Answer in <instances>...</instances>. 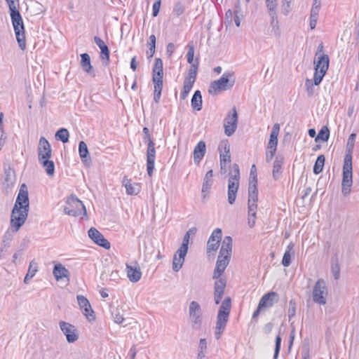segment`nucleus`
Masks as SVG:
<instances>
[{
    "label": "nucleus",
    "instance_id": "39",
    "mask_svg": "<svg viewBox=\"0 0 359 359\" xmlns=\"http://www.w3.org/2000/svg\"><path fill=\"white\" fill-rule=\"evenodd\" d=\"M325 158L324 155L322 154V155H320L318 156V158L315 162L314 166H313L314 174L318 175L323 171L324 164H325Z\"/></svg>",
    "mask_w": 359,
    "mask_h": 359
},
{
    "label": "nucleus",
    "instance_id": "53",
    "mask_svg": "<svg viewBox=\"0 0 359 359\" xmlns=\"http://www.w3.org/2000/svg\"><path fill=\"white\" fill-rule=\"evenodd\" d=\"M194 45L188 44V52L187 54V62L189 64L194 63L195 60H194Z\"/></svg>",
    "mask_w": 359,
    "mask_h": 359
},
{
    "label": "nucleus",
    "instance_id": "62",
    "mask_svg": "<svg viewBox=\"0 0 359 359\" xmlns=\"http://www.w3.org/2000/svg\"><path fill=\"white\" fill-rule=\"evenodd\" d=\"M339 271H340V269H339V266L338 264H336L335 265H332V272L333 276H334L335 280L339 279Z\"/></svg>",
    "mask_w": 359,
    "mask_h": 359
},
{
    "label": "nucleus",
    "instance_id": "42",
    "mask_svg": "<svg viewBox=\"0 0 359 359\" xmlns=\"http://www.w3.org/2000/svg\"><path fill=\"white\" fill-rule=\"evenodd\" d=\"M196 231H197V229L196 227H192V228L189 229V230L187 231L186 232L185 235L184 236L183 240H182V243L180 247L188 250L190 236L196 234Z\"/></svg>",
    "mask_w": 359,
    "mask_h": 359
},
{
    "label": "nucleus",
    "instance_id": "38",
    "mask_svg": "<svg viewBox=\"0 0 359 359\" xmlns=\"http://www.w3.org/2000/svg\"><path fill=\"white\" fill-rule=\"evenodd\" d=\"M257 201H258L257 184H249L248 202L257 203Z\"/></svg>",
    "mask_w": 359,
    "mask_h": 359
},
{
    "label": "nucleus",
    "instance_id": "26",
    "mask_svg": "<svg viewBox=\"0 0 359 359\" xmlns=\"http://www.w3.org/2000/svg\"><path fill=\"white\" fill-rule=\"evenodd\" d=\"M126 272L128 279L133 283H137L142 277V272L140 266H132L126 264Z\"/></svg>",
    "mask_w": 359,
    "mask_h": 359
},
{
    "label": "nucleus",
    "instance_id": "57",
    "mask_svg": "<svg viewBox=\"0 0 359 359\" xmlns=\"http://www.w3.org/2000/svg\"><path fill=\"white\" fill-rule=\"evenodd\" d=\"M292 255L290 252H285L282 259V264L285 267H288L291 264Z\"/></svg>",
    "mask_w": 359,
    "mask_h": 359
},
{
    "label": "nucleus",
    "instance_id": "2",
    "mask_svg": "<svg viewBox=\"0 0 359 359\" xmlns=\"http://www.w3.org/2000/svg\"><path fill=\"white\" fill-rule=\"evenodd\" d=\"M355 137V133L350 135L347 142V151L344 159L341 193L345 196L350 194L351 187L353 184L352 150L354 147Z\"/></svg>",
    "mask_w": 359,
    "mask_h": 359
},
{
    "label": "nucleus",
    "instance_id": "47",
    "mask_svg": "<svg viewBox=\"0 0 359 359\" xmlns=\"http://www.w3.org/2000/svg\"><path fill=\"white\" fill-rule=\"evenodd\" d=\"M257 184V168L255 164H253L250 169L249 184Z\"/></svg>",
    "mask_w": 359,
    "mask_h": 359
},
{
    "label": "nucleus",
    "instance_id": "22",
    "mask_svg": "<svg viewBox=\"0 0 359 359\" xmlns=\"http://www.w3.org/2000/svg\"><path fill=\"white\" fill-rule=\"evenodd\" d=\"M206 153V145L204 141H200L194 149V161L198 165Z\"/></svg>",
    "mask_w": 359,
    "mask_h": 359
},
{
    "label": "nucleus",
    "instance_id": "12",
    "mask_svg": "<svg viewBox=\"0 0 359 359\" xmlns=\"http://www.w3.org/2000/svg\"><path fill=\"white\" fill-rule=\"evenodd\" d=\"M212 278L215 280L214 283V301L215 304H219L224 296V290L226 287V278L222 276Z\"/></svg>",
    "mask_w": 359,
    "mask_h": 359
},
{
    "label": "nucleus",
    "instance_id": "15",
    "mask_svg": "<svg viewBox=\"0 0 359 359\" xmlns=\"http://www.w3.org/2000/svg\"><path fill=\"white\" fill-rule=\"evenodd\" d=\"M219 150L220 151L221 173L223 174L226 172V165L231 162L230 146L225 143L224 145L219 146Z\"/></svg>",
    "mask_w": 359,
    "mask_h": 359
},
{
    "label": "nucleus",
    "instance_id": "14",
    "mask_svg": "<svg viewBox=\"0 0 359 359\" xmlns=\"http://www.w3.org/2000/svg\"><path fill=\"white\" fill-rule=\"evenodd\" d=\"M88 236L97 245L104 248L106 250L110 248V243L104 237V236L95 228L91 227L88 230Z\"/></svg>",
    "mask_w": 359,
    "mask_h": 359
},
{
    "label": "nucleus",
    "instance_id": "58",
    "mask_svg": "<svg viewBox=\"0 0 359 359\" xmlns=\"http://www.w3.org/2000/svg\"><path fill=\"white\" fill-rule=\"evenodd\" d=\"M266 6L269 10V15H272L273 13H276V8L277 6L276 1H266Z\"/></svg>",
    "mask_w": 359,
    "mask_h": 359
},
{
    "label": "nucleus",
    "instance_id": "29",
    "mask_svg": "<svg viewBox=\"0 0 359 359\" xmlns=\"http://www.w3.org/2000/svg\"><path fill=\"white\" fill-rule=\"evenodd\" d=\"M232 241H233L231 236H225L222 241L219 254H222V255L231 257L232 251Z\"/></svg>",
    "mask_w": 359,
    "mask_h": 359
},
{
    "label": "nucleus",
    "instance_id": "16",
    "mask_svg": "<svg viewBox=\"0 0 359 359\" xmlns=\"http://www.w3.org/2000/svg\"><path fill=\"white\" fill-rule=\"evenodd\" d=\"M37 151L39 160L50 158L51 157L52 149L49 142L46 139V137H41L40 138Z\"/></svg>",
    "mask_w": 359,
    "mask_h": 359
},
{
    "label": "nucleus",
    "instance_id": "6",
    "mask_svg": "<svg viewBox=\"0 0 359 359\" xmlns=\"http://www.w3.org/2000/svg\"><path fill=\"white\" fill-rule=\"evenodd\" d=\"M240 169L237 163H233L229 172L228 180V202L232 205L235 203L239 187Z\"/></svg>",
    "mask_w": 359,
    "mask_h": 359
},
{
    "label": "nucleus",
    "instance_id": "7",
    "mask_svg": "<svg viewBox=\"0 0 359 359\" xmlns=\"http://www.w3.org/2000/svg\"><path fill=\"white\" fill-rule=\"evenodd\" d=\"M330 64L329 56L326 54H321L316 57L314 60L315 73H314V85H319L326 74Z\"/></svg>",
    "mask_w": 359,
    "mask_h": 359
},
{
    "label": "nucleus",
    "instance_id": "41",
    "mask_svg": "<svg viewBox=\"0 0 359 359\" xmlns=\"http://www.w3.org/2000/svg\"><path fill=\"white\" fill-rule=\"evenodd\" d=\"M330 137V130L329 128L327 126H323L320 131L318 132V134L317 135L316 137V142H318V140H322L323 142H326L328 140Z\"/></svg>",
    "mask_w": 359,
    "mask_h": 359
},
{
    "label": "nucleus",
    "instance_id": "34",
    "mask_svg": "<svg viewBox=\"0 0 359 359\" xmlns=\"http://www.w3.org/2000/svg\"><path fill=\"white\" fill-rule=\"evenodd\" d=\"M202 95L200 90H197L194 92L191 100V104L193 109L200 111L202 109Z\"/></svg>",
    "mask_w": 359,
    "mask_h": 359
},
{
    "label": "nucleus",
    "instance_id": "50",
    "mask_svg": "<svg viewBox=\"0 0 359 359\" xmlns=\"http://www.w3.org/2000/svg\"><path fill=\"white\" fill-rule=\"evenodd\" d=\"M296 313V303L294 299H291L289 302L288 308V318L289 321L295 316Z\"/></svg>",
    "mask_w": 359,
    "mask_h": 359
},
{
    "label": "nucleus",
    "instance_id": "30",
    "mask_svg": "<svg viewBox=\"0 0 359 359\" xmlns=\"http://www.w3.org/2000/svg\"><path fill=\"white\" fill-rule=\"evenodd\" d=\"M163 79V61L161 58H156L152 71V79Z\"/></svg>",
    "mask_w": 359,
    "mask_h": 359
},
{
    "label": "nucleus",
    "instance_id": "20",
    "mask_svg": "<svg viewBox=\"0 0 359 359\" xmlns=\"http://www.w3.org/2000/svg\"><path fill=\"white\" fill-rule=\"evenodd\" d=\"M154 143H150L147 144V174L149 177H151L154 169V162L156 158V150Z\"/></svg>",
    "mask_w": 359,
    "mask_h": 359
},
{
    "label": "nucleus",
    "instance_id": "51",
    "mask_svg": "<svg viewBox=\"0 0 359 359\" xmlns=\"http://www.w3.org/2000/svg\"><path fill=\"white\" fill-rule=\"evenodd\" d=\"M152 81L154 83V92L161 93L163 89V79H159V78H154L152 79Z\"/></svg>",
    "mask_w": 359,
    "mask_h": 359
},
{
    "label": "nucleus",
    "instance_id": "43",
    "mask_svg": "<svg viewBox=\"0 0 359 359\" xmlns=\"http://www.w3.org/2000/svg\"><path fill=\"white\" fill-rule=\"evenodd\" d=\"M69 133L66 128H60L55 133L56 139L61 140L63 143H66L69 141Z\"/></svg>",
    "mask_w": 359,
    "mask_h": 359
},
{
    "label": "nucleus",
    "instance_id": "23",
    "mask_svg": "<svg viewBox=\"0 0 359 359\" xmlns=\"http://www.w3.org/2000/svg\"><path fill=\"white\" fill-rule=\"evenodd\" d=\"M81 66L83 70L92 77L95 76V70L90 63V57L88 53L81 55Z\"/></svg>",
    "mask_w": 359,
    "mask_h": 359
},
{
    "label": "nucleus",
    "instance_id": "44",
    "mask_svg": "<svg viewBox=\"0 0 359 359\" xmlns=\"http://www.w3.org/2000/svg\"><path fill=\"white\" fill-rule=\"evenodd\" d=\"M270 17H271V25L273 27L275 34L278 36L280 34V31L279 22L278 20V17H277L276 13H273L272 15H270Z\"/></svg>",
    "mask_w": 359,
    "mask_h": 359
},
{
    "label": "nucleus",
    "instance_id": "64",
    "mask_svg": "<svg viewBox=\"0 0 359 359\" xmlns=\"http://www.w3.org/2000/svg\"><path fill=\"white\" fill-rule=\"evenodd\" d=\"M273 328V324L272 323H268L266 325H264L263 327V331L265 334H269L271 332Z\"/></svg>",
    "mask_w": 359,
    "mask_h": 359
},
{
    "label": "nucleus",
    "instance_id": "40",
    "mask_svg": "<svg viewBox=\"0 0 359 359\" xmlns=\"http://www.w3.org/2000/svg\"><path fill=\"white\" fill-rule=\"evenodd\" d=\"M156 36L154 34L150 35L149 36V42L148 43V50L147 51V55L148 58H151L154 56L155 53L156 49Z\"/></svg>",
    "mask_w": 359,
    "mask_h": 359
},
{
    "label": "nucleus",
    "instance_id": "55",
    "mask_svg": "<svg viewBox=\"0 0 359 359\" xmlns=\"http://www.w3.org/2000/svg\"><path fill=\"white\" fill-rule=\"evenodd\" d=\"M292 0H283L281 5V11L283 14L287 15L290 11V3Z\"/></svg>",
    "mask_w": 359,
    "mask_h": 359
},
{
    "label": "nucleus",
    "instance_id": "8",
    "mask_svg": "<svg viewBox=\"0 0 359 359\" xmlns=\"http://www.w3.org/2000/svg\"><path fill=\"white\" fill-rule=\"evenodd\" d=\"M64 212L66 215L74 217L87 215L85 205L82 201L74 196H71L67 198L66 205L64 207Z\"/></svg>",
    "mask_w": 359,
    "mask_h": 359
},
{
    "label": "nucleus",
    "instance_id": "24",
    "mask_svg": "<svg viewBox=\"0 0 359 359\" xmlns=\"http://www.w3.org/2000/svg\"><path fill=\"white\" fill-rule=\"evenodd\" d=\"M53 274L57 280L67 278L69 280V271L62 264H56L53 270Z\"/></svg>",
    "mask_w": 359,
    "mask_h": 359
},
{
    "label": "nucleus",
    "instance_id": "1",
    "mask_svg": "<svg viewBox=\"0 0 359 359\" xmlns=\"http://www.w3.org/2000/svg\"><path fill=\"white\" fill-rule=\"evenodd\" d=\"M29 210V195L27 187L22 184L18 194L11 215V228L18 231L25 224Z\"/></svg>",
    "mask_w": 359,
    "mask_h": 359
},
{
    "label": "nucleus",
    "instance_id": "32",
    "mask_svg": "<svg viewBox=\"0 0 359 359\" xmlns=\"http://www.w3.org/2000/svg\"><path fill=\"white\" fill-rule=\"evenodd\" d=\"M189 2V1L187 2L185 1H176L173 6L172 13L177 17L182 15L184 13Z\"/></svg>",
    "mask_w": 359,
    "mask_h": 359
},
{
    "label": "nucleus",
    "instance_id": "35",
    "mask_svg": "<svg viewBox=\"0 0 359 359\" xmlns=\"http://www.w3.org/2000/svg\"><path fill=\"white\" fill-rule=\"evenodd\" d=\"M198 65H199L198 59L196 58L195 60L194 63L191 64V67L189 70L188 76L184 79L185 81H191V83H194V82L196 81V75H197Z\"/></svg>",
    "mask_w": 359,
    "mask_h": 359
},
{
    "label": "nucleus",
    "instance_id": "60",
    "mask_svg": "<svg viewBox=\"0 0 359 359\" xmlns=\"http://www.w3.org/2000/svg\"><path fill=\"white\" fill-rule=\"evenodd\" d=\"M161 4V0H156L154 4H153V16L156 17L159 13L160 8Z\"/></svg>",
    "mask_w": 359,
    "mask_h": 359
},
{
    "label": "nucleus",
    "instance_id": "5",
    "mask_svg": "<svg viewBox=\"0 0 359 359\" xmlns=\"http://www.w3.org/2000/svg\"><path fill=\"white\" fill-rule=\"evenodd\" d=\"M235 83L233 73L225 72L216 81H212L208 89L210 95H217L219 91H224L231 89Z\"/></svg>",
    "mask_w": 359,
    "mask_h": 359
},
{
    "label": "nucleus",
    "instance_id": "46",
    "mask_svg": "<svg viewBox=\"0 0 359 359\" xmlns=\"http://www.w3.org/2000/svg\"><path fill=\"white\" fill-rule=\"evenodd\" d=\"M123 183L126 187V193L128 195H137L138 194L139 191L130 183L129 180H124Z\"/></svg>",
    "mask_w": 359,
    "mask_h": 359
},
{
    "label": "nucleus",
    "instance_id": "10",
    "mask_svg": "<svg viewBox=\"0 0 359 359\" xmlns=\"http://www.w3.org/2000/svg\"><path fill=\"white\" fill-rule=\"evenodd\" d=\"M327 294V289L326 283L323 279H318L314 285L312 297L313 301L320 305H325L326 304L325 297Z\"/></svg>",
    "mask_w": 359,
    "mask_h": 359
},
{
    "label": "nucleus",
    "instance_id": "61",
    "mask_svg": "<svg viewBox=\"0 0 359 359\" xmlns=\"http://www.w3.org/2000/svg\"><path fill=\"white\" fill-rule=\"evenodd\" d=\"M320 6L312 5L310 17L318 18Z\"/></svg>",
    "mask_w": 359,
    "mask_h": 359
},
{
    "label": "nucleus",
    "instance_id": "17",
    "mask_svg": "<svg viewBox=\"0 0 359 359\" xmlns=\"http://www.w3.org/2000/svg\"><path fill=\"white\" fill-rule=\"evenodd\" d=\"M222 230L219 228L215 229L208 239L207 243V253L215 252L219 248V244L222 238Z\"/></svg>",
    "mask_w": 359,
    "mask_h": 359
},
{
    "label": "nucleus",
    "instance_id": "63",
    "mask_svg": "<svg viewBox=\"0 0 359 359\" xmlns=\"http://www.w3.org/2000/svg\"><path fill=\"white\" fill-rule=\"evenodd\" d=\"M269 151L266 152V162L269 163L272 158H273L274 155H275V153L276 151V149H268Z\"/></svg>",
    "mask_w": 359,
    "mask_h": 359
},
{
    "label": "nucleus",
    "instance_id": "27",
    "mask_svg": "<svg viewBox=\"0 0 359 359\" xmlns=\"http://www.w3.org/2000/svg\"><path fill=\"white\" fill-rule=\"evenodd\" d=\"M79 153L82 162L86 165L90 166L92 161L89 155L87 144L83 141H81L79 144Z\"/></svg>",
    "mask_w": 359,
    "mask_h": 359
},
{
    "label": "nucleus",
    "instance_id": "4",
    "mask_svg": "<svg viewBox=\"0 0 359 359\" xmlns=\"http://www.w3.org/2000/svg\"><path fill=\"white\" fill-rule=\"evenodd\" d=\"M231 308V299L229 297H226L220 306L217 316L215 327V338L217 339H220L226 323L228 322L230 311Z\"/></svg>",
    "mask_w": 359,
    "mask_h": 359
},
{
    "label": "nucleus",
    "instance_id": "49",
    "mask_svg": "<svg viewBox=\"0 0 359 359\" xmlns=\"http://www.w3.org/2000/svg\"><path fill=\"white\" fill-rule=\"evenodd\" d=\"M281 337L280 336V334H278L276 337L275 341V349H274V355H273V359H278L280 350V346H281Z\"/></svg>",
    "mask_w": 359,
    "mask_h": 359
},
{
    "label": "nucleus",
    "instance_id": "18",
    "mask_svg": "<svg viewBox=\"0 0 359 359\" xmlns=\"http://www.w3.org/2000/svg\"><path fill=\"white\" fill-rule=\"evenodd\" d=\"M230 260V257L222 255L219 253L217 260L216 262V266L213 272L212 278H219L222 276L225 269L228 266Z\"/></svg>",
    "mask_w": 359,
    "mask_h": 359
},
{
    "label": "nucleus",
    "instance_id": "19",
    "mask_svg": "<svg viewBox=\"0 0 359 359\" xmlns=\"http://www.w3.org/2000/svg\"><path fill=\"white\" fill-rule=\"evenodd\" d=\"M188 250L180 247L174 255L172 259V270L175 272L179 271L184 262L185 257L187 254Z\"/></svg>",
    "mask_w": 359,
    "mask_h": 359
},
{
    "label": "nucleus",
    "instance_id": "37",
    "mask_svg": "<svg viewBox=\"0 0 359 359\" xmlns=\"http://www.w3.org/2000/svg\"><path fill=\"white\" fill-rule=\"evenodd\" d=\"M38 271L37 263L34 260L31 261L29 265L28 271L24 278V283L27 284L31 278H32Z\"/></svg>",
    "mask_w": 359,
    "mask_h": 359
},
{
    "label": "nucleus",
    "instance_id": "59",
    "mask_svg": "<svg viewBox=\"0 0 359 359\" xmlns=\"http://www.w3.org/2000/svg\"><path fill=\"white\" fill-rule=\"evenodd\" d=\"M313 84L311 79H307L306 81V90L309 96H312L314 92Z\"/></svg>",
    "mask_w": 359,
    "mask_h": 359
},
{
    "label": "nucleus",
    "instance_id": "52",
    "mask_svg": "<svg viewBox=\"0 0 359 359\" xmlns=\"http://www.w3.org/2000/svg\"><path fill=\"white\" fill-rule=\"evenodd\" d=\"M142 132L144 133L143 142L145 144H149L150 143H154L153 140L151 139V136L149 133V130L147 127L143 128Z\"/></svg>",
    "mask_w": 359,
    "mask_h": 359
},
{
    "label": "nucleus",
    "instance_id": "9",
    "mask_svg": "<svg viewBox=\"0 0 359 359\" xmlns=\"http://www.w3.org/2000/svg\"><path fill=\"white\" fill-rule=\"evenodd\" d=\"M189 318L193 329H201L203 323V311L198 302L191 301L189 303Z\"/></svg>",
    "mask_w": 359,
    "mask_h": 359
},
{
    "label": "nucleus",
    "instance_id": "56",
    "mask_svg": "<svg viewBox=\"0 0 359 359\" xmlns=\"http://www.w3.org/2000/svg\"><path fill=\"white\" fill-rule=\"evenodd\" d=\"M248 225L250 228H252L255 225V221L257 219V211L248 212Z\"/></svg>",
    "mask_w": 359,
    "mask_h": 359
},
{
    "label": "nucleus",
    "instance_id": "28",
    "mask_svg": "<svg viewBox=\"0 0 359 359\" xmlns=\"http://www.w3.org/2000/svg\"><path fill=\"white\" fill-rule=\"evenodd\" d=\"M94 41L101 50L100 57L102 60H106L108 64L109 61V50L104 41L98 36H94Z\"/></svg>",
    "mask_w": 359,
    "mask_h": 359
},
{
    "label": "nucleus",
    "instance_id": "54",
    "mask_svg": "<svg viewBox=\"0 0 359 359\" xmlns=\"http://www.w3.org/2000/svg\"><path fill=\"white\" fill-rule=\"evenodd\" d=\"M76 298H77L78 304L81 309H83L86 306L90 308V304L86 297L80 294V295H77Z\"/></svg>",
    "mask_w": 359,
    "mask_h": 359
},
{
    "label": "nucleus",
    "instance_id": "33",
    "mask_svg": "<svg viewBox=\"0 0 359 359\" xmlns=\"http://www.w3.org/2000/svg\"><path fill=\"white\" fill-rule=\"evenodd\" d=\"M39 161L45 169V171L48 176L52 177L54 175L55 164L53 161L49 160V158H43L42 160H39Z\"/></svg>",
    "mask_w": 359,
    "mask_h": 359
},
{
    "label": "nucleus",
    "instance_id": "45",
    "mask_svg": "<svg viewBox=\"0 0 359 359\" xmlns=\"http://www.w3.org/2000/svg\"><path fill=\"white\" fill-rule=\"evenodd\" d=\"M194 83L184 81L183 90L180 94L181 99L185 100L193 87Z\"/></svg>",
    "mask_w": 359,
    "mask_h": 359
},
{
    "label": "nucleus",
    "instance_id": "48",
    "mask_svg": "<svg viewBox=\"0 0 359 359\" xmlns=\"http://www.w3.org/2000/svg\"><path fill=\"white\" fill-rule=\"evenodd\" d=\"M83 309V315L88 318V320L90 322L95 320V316L94 314V311H93L91 306L89 307H84Z\"/></svg>",
    "mask_w": 359,
    "mask_h": 359
},
{
    "label": "nucleus",
    "instance_id": "3",
    "mask_svg": "<svg viewBox=\"0 0 359 359\" xmlns=\"http://www.w3.org/2000/svg\"><path fill=\"white\" fill-rule=\"evenodd\" d=\"M8 5L12 24L15 31L17 41L21 50L26 49L25 27L22 16L17 8L15 0H6Z\"/></svg>",
    "mask_w": 359,
    "mask_h": 359
},
{
    "label": "nucleus",
    "instance_id": "11",
    "mask_svg": "<svg viewBox=\"0 0 359 359\" xmlns=\"http://www.w3.org/2000/svg\"><path fill=\"white\" fill-rule=\"evenodd\" d=\"M238 126V113L236 107L228 112L224 119V133L226 136H231L236 130Z\"/></svg>",
    "mask_w": 359,
    "mask_h": 359
},
{
    "label": "nucleus",
    "instance_id": "21",
    "mask_svg": "<svg viewBox=\"0 0 359 359\" xmlns=\"http://www.w3.org/2000/svg\"><path fill=\"white\" fill-rule=\"evenodd\" d=\"M278 294L275 292H269L265 294L259 300V308H269L273 305L274 302L278 301Z\"/></svg>",
    "mask_w": 359,
    "mask_h": 359
},
{
    "label": "nucleus",
    "instance_id": "25",
    "mask_svg": "<svg viewBox=\"0 0 359 359\" xmlns=\"http://www.w3.org/2000/svg\"><path fill=\"white\" fill-rule=\"evenodd\" d=\"M280 131V124L275 123L272 128L269 141L268 142L267 149H277L278 144V136Z\"/></svg>",
    "mask_w": 359,
    "mask_h": 359
},
{
    "label": "nucleus",
    "instance_id": "36",
    "mask_svg": "<svg viewBox=\"0 0 359 359\" xmlns=\"http://www.w3.org/2000/svg\"><path fill=\"white\" fill-rule=\"evenodd\" d=\"M213 172L212 170H208L203 180V187H202V192L208 191L213 183Z\"/></svg>",
    "mask_w": 359,
    "mask_h": 359
},
{
    "label": "nucleus",
    "instance_id": "31",
    "mask_svg": "<svg viewBox=\"0 0 359 359\" xmlns=\"http://www.w3.org/2000/svg\"><path fill=\"white\" fill-rule=\"evenodd\" d=\"M283 164V158L278 156L276 157L273 166V177L277 180L282 172V166Z\"/></svg>",
    "mask_w": 359,
    "mask_h": 359
},
{
    "label": "nucleus",
    "instance_id": "13",
    "mask_svg": "<svg viewBox=\"0 0 359 359\" xmlns=\"http://www.w3.org/2000/svg\"><path fill=\"white\" fill-rule=\"evenodd\" d=\"M59 325L69 343H74L79 339V334L74 325L65 321H60Z\"/></svg>",
    "mask_w": 359,
    "mask_h": 359
}]
</instances>
